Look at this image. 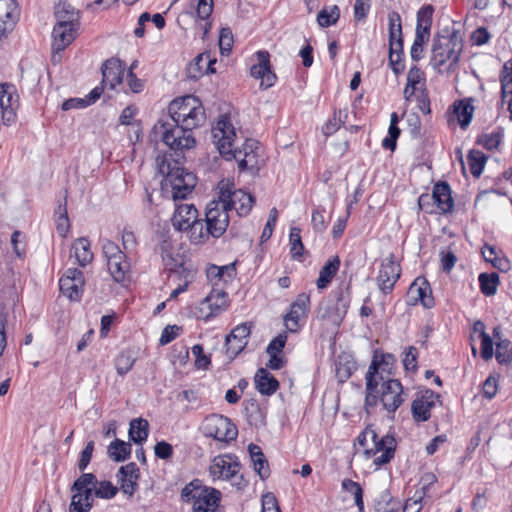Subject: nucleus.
I'll return each instance as SVG.
<instances>
[{"instance_id":"nucleus-36","label":"nucleus","mask_w":512,"mask_h":512,"mask_svg":"<svg viewBox=\"0 0 512 512\" xmlns=\"http://www.w3.org/2000/svg\"><path fill=\"white\" fill-rule=\"evenodd\" d=\"M340 264L341 261L337 255L332 256L327 260L324 266L320 269L319 277L316 282L319 289H324L328 286L338 272Z\"/></svg>"},{"instance_id":"nucleus-60","label":"nucleus","mask_w":512,"mask_h":512,"mask_svg":"<svg viewBox=\"0 0 512 512\" xmlns=\"http://www.w3.org/2000/svg\"><path fill=\"white\" fill-rule=\"evenodd\" d=\"M233 43V35L230 28H222L219 37V47L222 54L230 52Z\"/></svg>"},{"instance_id":"nucleus-1","label":"nucleus","mask_w":512,"mask_h":512,"mask_svg":"<svg viewBox=\"0 0 512 512\" xmlns=\"http://www.w3.org/2000/svg\"><path fill=\"white\" fill-rule=\"evenodd\" d=\"M212 136L220 154L227 159H235L240 171L258 168L259 142L254 139H246L242 149L235 146L236 130L226 116L219 118L212 128Z\"/></svg>"},{"instance_id":"nucleus-6","label":"nucleus","mask_w":512,"mask_h":512,"mask_svg":"<svg viewBox=\"0 0 512 512\" xmlns=\"http://www.w3.org/2000/svg\"><path fill=\"white\" fill-rule=\"evenodd\" d=\"M159 171L164 175L165 185L171 187L174 200L185 199L196 185L195 175L181 167L179 159H175L173 164L163 160Z\"/></svg>"},{"instance_id":"nucleus-22","label":"nucleus","mask_w":512,"mask_h":512,"mask_svg":"<svg viewBox=\"0 0 512 512\" xmlns=\"http://www.w3.org/2000/svg\"><path fill=\"white\" fill-rule=\"evenodd\" d=\"M240 470V464L235 457L230 455L218 456L213 460L210 466V473L217 479H233L237 477Z\"/></svg>"},{"instance_id":"nucleus-58","label":"nucleus","mask_w":512,"mask_h":512,"mask_svg":"<svg viewBox=\"0 0 512 512\" xmlns=\"http://www.w3.org/2000/svg\"><path fill=\"white\" fill-rule=\"evenodd\" d=\"M192 354L195 356V367L197 369H207L210 365V357L204 354L203 346L196 344L192 347Z\"/></svg>"},{"instance_id":"nucleus-9","label":"nucleus","mask_w":512,"mask_h":512,"mask_svg":"<svg viewBox=\"0 0 512 512\" xmlns=\"http://www.w3.org/2000/svg\"><path fill=\"white\" fill-rule=\"evenodd\" d=\"M107 260V267L113 280L125 285L130 281V263L119 246L111 240H105L102 246Z\"/></svg>"},{"instance_id":"nucleus-34","label":"nucleus","mask_w":512,"mask_h":512,"mask_svg":"<svg viewBox=\"0 0 512 512\" xmlns=\"http://www.w3.org/2000/svg\"><path fill=\"white\" fill-rule=\"evenodd\" d=\"M55 17L57 23L55 25H66L75 28L79 27V13L68 3H59L56 7Z\"/></svg>"},{"instance_id":"nucleus-28","label":"nucleus","mask_w":512,"mask_h":512,"mask_svg":"<svg viewBox=\"0 0 512 512\" xmlns=\"http://www.w3.org/2000/svg\"><path fill=\"white\" fill-rule=\"evenodd\" d=\"M433 203L443 214L451 213L454 209V201L451 195V188L447 182L440 181L433 186Z\"/></svg>"},{"instance_id":"nucleus-23","label":"nucleus","mask_w":512,"mask_h":512,"mask_svg":"<svg viewBox=\"0 0 512 512\" xmlns=\"http://www.w3.org/2000/svg\"><path fill=\"white\" fill-rule=\"evenodd\" d=\"M437 398L438 395L432 390H425L412 402L411 410L415 421L424 422L430 418L431 409L435 406Z\"/></svg>"},{"instance_id":"nucleus-54","label":"nucleus","mask_w":512,"mask_h":512,"mask_svg":"<svg viewBox=\"0 0 512 512\" xmlns=\"http://www.w3.org/2000/svg\"><path fill=\"white\" fill-rule=\"evenodd\" d=\"M402 38L401 18L397 12L389 14V42Z\"/></svg>"},{"instance_id":"nucleus-4","label":"nucleus","mask_w":512,"mask_h":512,"mask_svg":"<svg viewBox=\"0 0 512 512\" xmlns=\"http://www.w3.org/2000/svg\"><path fill=\"white\" fill-rule=\"evenodd\" d=\"M187 129L172 119H161L154 125L153 130L154 134L179 157L185 150H189L196 145L193 131Z\"/></svg>"},{"instance_id":"nucleus-29","label":"nucleus","mask_w":512,"mask_h":512,"mask_svg":"<svg viewBox=\"0 0 512 512\" xmlns=\"http://www.w3.org/2000/svg\"><path fill=\"white\" fill-rule=\"evenodd\" d=\"M236 274V262L223 266L210 264L206 269L207 279L213 286H217L219 282H231L236 277Z\"/></svg>"},{"instance_id":"nucleus-56","label":"nucleus","mask_w":512,"mask_h":512,"mask_svg":"<svg viewBox=\"0 0 512 512\" xmlns=\"http://www.w3.org/2000/svg\"><path fill=\"white\" fill-rule=\"evenodd\" d=\"M342 114L341 110L334 111L332 118L324 124L322 131L326 136L332 135L340 129L341 125L344 123Z\"/></svg>"},{"instance_id":"nucleus-50","label":"nucleus","mask_w":512,"mask_h":512,"mask_svg":"<svg viewBox=\"0 0 512 512\" xmlns=\"http://www.w3.org/2000/svg\"><path fill=\"white\" fill-rule=\"evenodd\" d=\"M396 362L395 356L390 353H385L381 355L380 360H378V356L375 354L371 364L376 363L377 366V380L379 381V377L383 375V373H387L388 375L392 374V370L394 364Z\"/></svg>"},{"instance_id":"nucleus-64","label":"nucleus","mask_w":512,"mask_h":512,"mask_svg":"<svg viewBox=\"0 0 512 512\" xmlns=\"http://www.w3.org/2000/svg\"><path fill=\"white\" fill-rule=\"evenodd\" d=\"M261 512H281L278 506L277 499L272 493H267L262 496Z\"/></svg>"},{"instance_id":"nucleus-19","label":"nucleus","mask_w":512,"mask_h":512,"mask_svg":"<svg viewBox=\"0 0 512 512\" xmlns=\"http://www.w3.org/2000/svg\"><path fill=\"white\" fill-rule=\"evenodd\" d=\"M256 57L258 63L251 66L250 74L255 79H261V87L270 88L276 81V75L271 70L270 54L268 51L260 50L256 52Z\"/></svg>"},{"instance_id":"nucleus-49","label":"nucleus","mask_w":512,"mask_h":512,"mask_svg":"<svg viewBox=\"0 0 512 512\" xmlns=\"http://www.w3.org/2000/svg\"><path fill=\"white\" fill-rule=\"evenodd\" d=\"M98 484L97 478L92 473H83L78 479L75 480L71 487V491H81L93 493V490Z\"/></svg>"},{"instance_id":"nucleus-15","label":"nucleus","mask_w":512,"mask_h":512,"mask_svg":"<svg viewBox=\"0 0 512 512\" xmlns=\"http://www.w3.org/2000/svg\"><path fill=\"white\" fill-rule=\"evenodd\" d=\"M19 96L16 87L10 83L0 84V109L2 123L6 126L11 125L16 117Z\"/></svg>"},{"instance_id":"nucleus-57","label":"nucleus","mask_w":512,"mask_h":512,"mask_svg":"<svg viewBox=\"0 0 512 512\" xmlns=\"http://www.w3.org/2000/svg\"><path fill=\"white\" fill-rule=\"evenodd\" d=\"M371 9V0H355L354 19L356 22L365 21Z\"/></svg>"},{"instance_id":"nucleus-3","label":"nucleus","mask_w":512,"mask_h":512,"mask_svg":"<svg viewBox=\"0 0 512 512\" xmlns=\"http://www.w3.org/2000/svg\"><path fill=\"white\" fill-rule=\"evenodd\" d=\"M229 204L219 199L211 200L206 207L205 228L204 223H196L192 233V242L200 244L206 242L210 236L219 238L229 225Z\"/></svg>"},{"instance_id":"nucleus-25","label":"nucleus","mask_w":512,"mask_h":512,"mask_svg":"<svg viewBox=\"0 0 512 512\" xmlns=\"http://www.w3.org/2000/svg\"><path fill=\"white\" fill-rule=\"evenodd\" d=\"M408 295L414 303L420 302L425 308H432L435 304L430 284L423 277H418L413 281L409 287Z\"/></svg>"},{"instance_id":"nucleus-35","label":"nucleus","mask_w":512,"mask_h":512,"mask_svg":"<svg viewBox=\"0 0 512 512\" xmlns=\"http://www.w3.org/2000/svg\"><path fill=\"white\" fill-rule=\"evenodd\" d=\"M248 451L250 459L253 462L255 472L262 480L266 479L270 475V470L268 461L261 448L258 445L251 443L248 446Z\"/></svg>"},{"instance_id":"nucleus-16","label":"nucleus","mask_w":512,"mask_h":512,"mask_svg":"<svg viewBox=\"0 0 512 512\" xmlns=\"http://www.w3.org/2000/svg\"><path fill=\"white\" fill-rule=\"evenodd\" d=\"M78 28L66 25H54L52 31V57L53 63L61 61L60 53L64 51L75 39Z\"/></svg>"},{"instance_id":"nucleus-26","label":"nucleus","mask_w":512,"mask_h":512,"mask_svg":"<svg viewBox=\"0 0 512 512\" xmlns=\"http://www.w3.org/2000/svg\"><path fill=\"white\" fill-rule=\"evenodd\" d=\"M227 307V294L223 290L213 289L200 303V311L206 312L205 318L217 316Z\"/></svg>"},{"instance_id":"nucleus-31","label":"nucleus","mask_w":512,"mask_h":512,"mask_svg":"<svg viewBox=\"0 0 512 512\" xmlns=\"http://www.w3.org/2000/svg\"><path fill=\"white\" fill-rule=\"evenodd\" d=\"M366 379V396H365V407L373 408L377 405L378 400V385L377 380V366L376 363L370 364L368 371L365 376Z\"/></svg>"},{"instance_id":"nucleus-48","label":"nucleus","mask_w":512,"mask_h":512,"mask_svg":"<svg viewBox=\"0 0 512 512\" xmlns=\"http://www.w3.org/2000/svg\"><path fill=\"white\" fill-rule=\"evenodd\" d=\"M98 484L97 478L92 473H83L78 479L75 480L71 487V491H81L93 493V490Z\"/></svg>"},{"instance_id":"nucleus-44","label":"nucleus","mask_w":512,"mask_h":512,"mask_svg":"<svg viewBox=\"0 0 512 512\" xmlns=\"http://www.w3.org/2000/svg\"><path fill=\"white\" fill-rule=\"evenodd\" d=\"M434 7L432 5H424L417 12L416 30L430 34Z\"/></svg>"},{"instance_id":"nucleus-2","label":"nucleus","mask_w":512,"mask_h":512,"mask_svg":"<svg viewBox=\"0 0 512 512\" xmlns=\"http://www.w3.org/2000/svg\"><path fill=\"white\" fill-rule=\"evenodd\" d=\"M463 50V40L458 31L453 30L448 35H438L434 38L430 65L438 73L444 71L454 73L457 70Z\"/></svg>"},{"instance_id":"nucleus-14","label":"nucleus","mask_w":512,"mask_h":512,"mask_svg":"<svg viewBox=\"0 0 512 512\" xmlns=\"http://www.w3.org/2000/svg\"><path fill=\"white\" fill-rule=\"evenodd\" d=\"M401 275V267L395 261V256L390 254L383 259L377 276L378 288L384 293H390Z\"/></svg>"},{"instance_id":"nucleus-59","label":"nucleus","mask_w":512,"mask_h":512,"mask_svg":"<svg viewBox=\"0 0 512 512\" xmlns=\"http://www.w3.org/2000/svg\"><path fill=\"white\" fill-rule=\"evenodd\" d=\"M423 497L424 492L416 491L415 494L405 502L403 512H420L422 509Z\"/></svg>"},{"instance_id":"nucleus-39","label":"nucleus","mask_w":512,"mask_h":512,"mask_svg":"<svg viewBox=\"0 0 512 512\" xmlns=\"http://www.w3.org/2000/svg\"><path fill=\"white\" fill-rule=\"evenodd\" d=\"M149 423L143 418L133 419L130 422L129 439L136 444H142L148 438Z\"/></svg>"},{"instance_id":"nucleus-43","label":"nucleus","mask_w":512,"mask_h":512,"mask_svg":"<svg viewBox=\"0 0 512 512\" xmlns=\"http://www.w3.org/2000/svg\"><path fill=\"white\" fill-rule=\"evenodd\" d=\"M136 357L130 350L121 351L114 359V366L119 376H125L134 366Z\"/></svg>"},{"instance_id":"nucleus-40","label":"nucleus","mask_w":512,"mask_h":512,"mask_svg":"<svg viewBox=\"0 0 512 512\" xmlns=\"http://www.w3.org/2000/svg\"><path fill=\"white\" fill-rule=\"evenodd\" d=\"M69 512H89L93 506V493L72 491Z\"/></svg>"},{"instance_id":"nucleus-8","label":"nucleus","mask_w":512,"mask_h":512,"mask_svg":"<svg viewBox=\"0 0 512 512\" xmlns=\"http://www.w3.org/2000/svg\"><path fill=\"white\" fill-rule=\"evenodd\" d=\"M218 199L229 204V211L234 209L237 214L247 216L254 204V198L251 194L244 192L241 189H235L233 181L229 179H222L218 182Z\"/></svg>"},{"instance_id":"nucleus-13","label":"nucleus","mask_w":512,"mask_h":512,"mask_svg":"<svg viewBox=\"0 0 512 512\" xmlns=\"http://www.w3.org/2000/svg\"><path fill=\"white\" fill-rule=\"evenodd\" d=\"M310 308V296L301 293L290 305V311L284 316V324L288 331L297 332L305 321Z\"/></svg>"},{"instance_id":"nucleus-30","label":"nucleus","mask_w":512,"mask_h":512,"mask_svg":"<svg viewBox=\"0 0 512 512\" xmlns=\"http://www.w3.org/2000/svg\"><path fill=\"white\" fill-rule=\"evenodd\" d=\"M255 388L266 396L274 394L279 388L278 380L265 368H259L254 377Z\"/></svg>"},{"instance_id":"nucleus-51","label":"nucleus","mask_w":512,"mask_h":512,"mask_svg":"<svg viewBox=\"0 0 512 512\" xmlns=\"http://www.w3.org/2000/svg\"><path fill=\"white\" fill-rule=\"evenodd\" d=\"M340 17V9L337 5H333L329 9L323 8L317 15L319 26L327 28L334 25Z\"/></svg>"},{"instance_id":"nucleus-17","label":"nucleus","mask_w":512,"mask_h":512,"mask_svg":"<svg viewBox=\"0 0 512 512\" xmlns=\"http://www.w3.org/2000/svg\"><path fill=\"white\" fill-rule=\"evenodd\" d=\"M371 441L373 443V447L365 449L367 457L375 456L377 453L381 452V455L374 458V464L382 466L389 463L395 454L396 441L394 437L385 435L381 438L377 437V439Z\"/></svg>"},{"instance_id":"nucleus-61","label":"nucleus","mask_w":512,"mask_h":512,"mask_svg":"<svg viewBox=\"0 0 512 512\" xmlns=\"http://www.w3.org/2000/svg\"><path fill=\"white\" fill-rule=\"evenodd\" d=\"M24 239L25 236L20 231H14L11 236V244L13 246L14 252L20 258L23 257L26 253Z\"/></svg>"},{"instance_id":"nucleus-11","label":"nucleus","mask_w":512,"mask_h":512,"mask_svg":"<svg viewBox=\"0 0 512 512\" xmlns=\"http://www.w3.org/2000/svg\"><path fill=\"white\" fill-rule=\"evenodd\" d=\"M379 382H382L380 402L388 413H394L404 402L403 386L399 380L386 379L383 375Z\"/></svg>"},{"instance_id":"nucleus-33","label":"nucleus","mask_w":512,"mask_h":512,"mask_svg":"<svg viewBox=\"0 0 512 512\" xmlns=\"http://www.w3.org/2000/svg\"><path fill=\"white\" fill-rule=\"evenodd\" d=\"M493 337L496 339L495 357L499 364L508 365L512 362V343L508 339L501 338V332L498 327L493 330Z\"/></svg>"},{"instance_id":"nucleus-32","label":"nucleus","mask_w":512,"mask_h":512,"mask_svg":"<svg viewBox=\"0 0 512 512\" xmlns=\"http://www.w3.org/2000/svg\"><path fill=\"white\" fill-rule=\"evenodd\" d=\"M501 83V100L504 103L506 98L510 96L508 101V111L510 113V120H512V59L503 65L500 74Z\"/></svg>"},{"instance_id":"nucleus-47","label":"nucleus","mask_w":512,"mask_h":512,"mask_svg":"<svg viewBox=\"0 0 512 512\" xmlns=\"http://www.w3.org/2000/svg\"><path fill=\"white\" fill-rule=\"evenodd\" d=\"M486 156L478 150H471L467 156V162L471 174L478 178L483 172L484 165L486 163Z\"/></svg>"},{"instance_id":"nucleus-45","label":"nucleus","mask_w":512,"mask_h":512,"mask_svg":"<svg viewBox=\"0 0 512 512\" xmlns=\"http://www.w3.org/2000/svg\"><path fill=\"white\" fill-rule=\"evenodd\" d=\"M56 215V229L60 236L66 237L69 229L70 222L67 212V199L64 198V202L60 203L55 210Z\"/></svg>"},{"instance_id":"nucleus-46","label":"nucleus","mask_w":512,"mask_h":512,"mask_svg":"<svg viewBox=\"0 0 512 512\" xmlns=\"http://www.w3.org/2000/svg\"><path fill=\"white\" fill-rule=\"evenodd\" d=\"M478 280L481 292L485 296H492L496 294L497 287L499 285V275L497 273H481Z\"/></svg>"},{"instance_id":"nucleus-12","label":"nucleus","mask_w":512,"mask_h":512,"mask_svg":"<svg viewBox=\"0 0 512 512\" xmlns=\"http://www.w3.org/2000/svg\"><path fill=\"white\" fill-rule=\"evenodd\" d=\"M83 272L77 268H68L59 280L60 291L72 301H79L84 291Z\"/></svg>"},{"instance_id":"nucleus-10","label":"nucleus","mask_w":512,"mask_h":512,"mask_svg":"<svg viewBox=\"0 0 512 512\" xmlns=\"http://www.w3.org/2000/svg\"><path fill=\"white\" fill-rule=\"evenodd\" d=\"M205 435L217 441L230 442L237 438V427L231 420L222 415L207 417L203 424Z\"/></svg>"},{"instance_id":"nucleus-27","label":"nucleus","mask_w":512,"mask_h":512,"mask_svg":"<svg viewBox=\"0 0 512 512\" xmlns=\"http://www.w3.org/2000/svg\"><path fill=\"white\" fill-rule=\"evenodd\" d=\"M140 471L134 462L121 466L117 477L120 482L122 492L128 496H132L138 488V479Z\"/></svg>"},{"instance_id":"nucleus-20","label":"nucleus","mask_w":512,"mask_h":512,"mask_svg":"<svg viewBox=\"0 0 512 512\" xmlns=\"http://www.w3.org/2000/svg\"><path fill=\"white\" fill-rule=\"evenodd\" d=\"M198 211L192 204H180L176 207L172 217V224L179 231L189 230L190 239L196 223H201L197 219Z\"/></svg>"},{"instance_id":"nucleus-24","label":"nucleus","mask_w":512,"mask_h":512,"mask_svg":"<svg viewBox=\"0 0 512 512\" xmlns=\"http://www.w3.org/2000/svg\"><path fill=\"white\" fill-rule=\"evenodd\" d=\"M102 83L109 86L110 89H115L116 86L122 83L125 71L124 63L117 58H110L102 65Z\"/></svg>"},{"instance_id":"nucleus-53","label":"nucleus","mask_w":512,"mask_h":512,"mask_svg":"<svg viewBox=\"0 0 512 512\" xmlns=\"http://www.w3.org/2000/svg\"><path fill=\"white\" fill-rule=\"evenodd\" d=\"M301 230L297 227L290 229L289 240H290V252L293 258L300 257L303 254L304 246L301 240Z\"/></svg>"},{"instance_id":"nucleus-42","label":"nucleus","mask_w":512,"mask_h":512,"mask_svg":"<svg viewBox=\"0 0 512 512\" xmlns=\"http://www.w3.org/2000/svg\"><path fill=\"white\" fill-rule=\"evenodd\" d=\"M504 136V129L497 127L491 133H483L477 137L476 144L483 146L487 150H495L499 147Z\"/></svg>"},{"instance_id":"nucleus-7","label":"nucleus","mask_w":512,"mask_h":512,"mask_svg":"<svg viewBox=\"0 0 512 512\" xmlns=\"http://www.w3.org/2000/svg\"><path fill=\"white\" fill-rule=\"evenodd\" d=\"M181 497L192 505V512H216L220 502V492L203 486L197 479L182 489Z\"/></svg>"},{"instance_id":"nucleus-38","label":"nucleus","mask_w":512,"mask_h":512,"mask_svg":"<svg viewBox=\"0 0 512 512\" xmlns=\"http://www.w3.org/2000/svg\"><path fill=\"white\" fill-rule=\"evenodd\" d=\"M72 250L77 263L82 267H85L93 260L90 241L86 237L76 239L72 245Z\"/></svg>"},{"instance_id":"nucleus-21","label":"nucleus","mask_w":512,"mask_h":512,"mask_svg":"<svg viewBox=\"0 0 512 512\" xmlns=\"http://www.w3.org/2000/svg\"><path fill=\"white\" fill-rule=\"evenodd\" d=\"M19 18L16 0H0V39L13 31Z\"/></svg>"},{"instance_id":"nucleus-62","label":"nucleus","mask_w":512,"mask_h":512,"mask_svg":"<svg viewBox=\"0 0 512 512\" xmlns=\"http://www.w3.org/2000/svg\"><path fill=\"white\" fill-rule=\"evenodd\" d=\"M481 337V357L487 361L493 357V340L487 333H482Z\"/></svg>"},{"instance_id":"nucleus-41","label":"nucleus","mask_w":512,"mask_h":512,"mask_svg":"<svg viewBox=\"0 0 512 512\" xmlns=\"http://www.w3.org/2000/svg\"><path fill=\"white\" fill-rule=\"evenodd\" d=\"M107 453L109 458L115 462H123L131 454V445L120 439H115L109 444Z\"/></svg>"},{"instance_id":"nucleus-18","label":"nucleus","mask_w":512,"mask_h":512,"mask_svg":"<svg viewBox=\"0 0 512 512\" xmlns=\"http://www.w3.org/2000/svg\"><path fill=\"white\" fill-rule=\"evenodd\" d=\"M251 329L246 323L237 325L225 340L226 354L232 360L247 346Z\"/></svg>"},{"instance_id":"nucleus-52","label":"nucleus","mask_w":512,"mask_h":512,"mask_svg":"<svg viewBox=\"0 0 512 512\" xmlns=\"http://www.w3.org/2000/svg\"><path fill=\"white\" fill-rule=\"evenodd\" d=\"M206 59L207 53H200L194 58V60L187 67L188 78L196 80L205 75L204 60Z\"/></svg>"},{"instance_id":"nucleus-63","label":"nucleus","mask_w":512,"mask_h":512,"mask_svg":"<svg viewBox=\"0 0 512 512\" xmlns=\"http://www.w3.org/2000/svg\"><path fill=\"white\" fill-rule=\"evenodd\" d=\"M93 451H94V442L89 441L80 454V458L78 461V468L80 471H84L87 468V466L89 465L91 458H92Z\"/></svg>"},{"instance_id":"nucleus-5","label":"nucleus","mask_w":512,"mask_h":512,"mask_svg":"<svg viewBox=\"0 0 512 512\" xmlns=\"http://www.w3.org/2000/svg\"><path fill=\"white\" fill-rule=\"evenodd\" d=\"M170 119L187 130H194L205 122V110L200 100L193 95L174 99L168 106Z\"/></svg>"},{"instance_id":"nucleus-55","label":"nucleus","mask_w":512,"mask_h":512,"mask_svg":"<svg viewBox=\"0 0 512 512\" xmlns=\"http://www.w3.org/2000/svg\"><path fill=\"white\" fill-rule=\"evenodd\" d=\"M118 492V488L114 486L110 481L98 482L94 489V495L102 499H111Z\"/></svg>"},{"instance_id":"nucleus-37","label":"nucleus","mask_w":512,"mask_h":512,"mask_svg":"<svg viewBox=\"0 0 512 512\" xmlns=\"http://www.w3.org/2000/svg\"><path fill=\"white\" fill-rule=\"evenodd\" d=\"M453 112L461 128L466 129L473 118L474 106L472 105V99L468 98L454 102Z\"/></svg>"}]
</instances>
